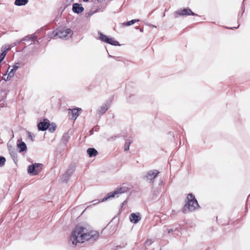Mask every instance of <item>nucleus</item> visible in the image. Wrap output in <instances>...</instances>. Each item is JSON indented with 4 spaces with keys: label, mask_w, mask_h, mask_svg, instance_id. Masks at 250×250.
<instances>
[{
    "label": "nucleus",
    "mask_w": 250,
    "mask_h": 250,
    "mask_svg": "<svg viewBox=\"0 0 250 250\" xmlns=\"http://www.w3.org/2000/svg\"><path fill=\"white\" fill-rule=\"evenodd\" d=\"M28 136H29V137H31V134H29Z\"/></svg>",
    "instance_id": "33"
},
{
    "label": "nucleus",
    "mask_w": 250,
    "mask_h": 250,
    "mask_svg": "<svg viewBox=\"0 0 250 250\" xmlns=\"http://www.w3.org/2000/svg\"><path fill=\"white\" fill-rule=\"evenodd\" d=\"M131 144V142L129 141L128 140H126L125 144V151H127L129 150V146Z\"/></svg>",
    "instance_id": "24"
},
{
    "label": "nucleus",
    "mask_w": 250,
    "mask_h": 250,
    "mask_svg": "<svg viewBox=\"0 0 250 250\" xmlns=\"http://www.w3.org/2000/svg\"><path fill=\"white\" fill-rule=\"evenodd\" d=\"M167 231L168 234H170L173 231V229H167Z\"/></svg>",
    "instance_id": "29"
},
{
    "label": "nucleus",
    "mask_w": 250,
    "mask_h": 250,
    "mask_svg": "<svg viewBox=\"0 0 250 250\" xmlns=\"http://www.w3.org/2000/svg\"><path fill=\"white\" fill-rule=\"evenodd\" d=\"M30 37V39L31 41H34L37 39V37L35 35H32Z\"/></svg>",
    "instance_id": "27"
},
{
    "label": "nucleus",
    "mask_w": 250,
    "mask_h": 250,
    "mask_svg": "<svg viewBox=\"0 0 250 250\" xmlns=\"http://www.w3.org/2000/svg\"><path fill=\"white\" fill-rule=\"evenodd\" d=\"M99 2H101L103 0H98Z\"/></svg>",
    "instance_id": "34"
},
{
    "label": "nucleus",
    "mask_w": 250,
    "mask_h": 250,
    "mask_svg": "<svg viewBox=\"0 0 250 250\" xmlns=\"http://www.w3.org/2000/svg\"><path fill=\"white\" fill-rule=\"evenodd\" d=\"M128 190V188L126 187H122L118 188L113 192H110L108 193L106 197L103 199L102 202L106 201L107 199L111 198H114L116 196L118 197V195L125 193Z\"/></svg>",
    "instance_id": "4"
},
{
    "label": "nucleus",
    "mask_w": 250,
    "mask_h": 250,
    "mask_svg": "<svg viewBox=\"0 0 250 250\" xmlns=\"http://www.w3.org/2000/svg\"><path fill=\"white\" fill-rule=\"evenodd\" d=\"M87 153L90 157L96 156L98 154V151L93 148H89L87 150Z\"/></svg>",
    "instance_id": "16"
},
{
    "label": "nucleus",
    "mask_w": 250,
    "mask_h": 250,
    "mask_svg": "<svg viewBox=\"0 0 250 250\" xmlns=\"http://www.w3.org/2000/svg\"><path fill=\"white\" fill-rule=\"evenodd\" d=\"M72 173V171L69 172V170L67 171L65 174L62 176L61 179L63 182H67L69 178L70 177Z\"/></svg>",
    "instance_id": "18"
},
{
    "label": "nucleus",
    "mask_w": 250,
    "mask_h": 250,
    "mask_svg": "<svg viewBox=\"0 0 250 250\" xmlns=\"http://www.w3.org/2000/svg\"><path fill=\"white\" fill-rule=\"evenodd\" d=\"M110 104L108 102H106L102 105L99 109L98 110V113L102 115L104 114L108 109Z\"/></svg>",
    "instance_id": "14"
},
{
    "label": "nucleus",
    "mask_w": 250,
    "mask_h": 250,
    "mask_svg": "<svg viewBox=\"0 0 250 250\" xmlns=\"http://www.w3.org/2000/svg\"><path fill=\"white\" fill-rule=\"evenodd\" d=\"M49 125V121L47 119H45L38 124V127L39 130L44 131L48 129Z\"/></svg>",
    "instance_id": "10"
},
{
    "label": "nucleus",
    "mask_w": 250,
    "mask_h": 250,
    "mask_svg": "<svg viewBox=\"0 0 250 250\" xmlns=\"http://www.w3.org/2000/svg\"><path fill=\"white\" fill-rule=\"evenodd\" d=\"M88 0H83V1H88Z\"/></svg>",
    "instance_id": "35"
},
{
    "label": "nucleus",
    "mask_w": 250,
    "mask_h": 250,
    "mask_svg": "<svg viewBox=\"0 0 250 250\" xmlns=\"http://www.w3.org/2000/svg\"><path fill=\"white\" fill-rule=\"evenodd\" d=\"M17 146L19 148L20 152L25 151L27 149L26 145L23 142L18 143Z\"/></svg>",
    "instance_id": "17"
},
{
    "label": "nucleus",
    "mask_w": 250,
    "mask_h": 250,
    "mask_svg": "<svg viewBox=\"0 0 250 250\" xmlns=\"http://www.w3.org/2000/svg\"><path fill=\"white\" fill-rule=\"evenodd\" d=\"M176 13L180 16H194L196 14L193 13L189 8H184L183 9H180L176 11Z\"/></svg>",
    "instance_id": "9"
},
{
    "label": "nucleus",
    "mask_w": 250,
    "mask_h": 250,
    "mask_svg": "<svg viewBox=\"0 0 250 250\" xmlns=\"http://www.w3.org/2000/svg\"><path fill=\"white\" fill-rule=\"evenodd\" d=\"M72 10L74 12L79 14L84 10V8L79 3H75L73 5Z\"/></svg>",
    "instance_id": "13"
},
{
    "label": "nucleus",
    "mask_w": 250,
    "mask_h": 250,
    "mask_svg": "<svg viewBox=\"0 0 250 250\" xmlns=\"http://www.w3.org/2000/svg\"><path fill=\"white\" fill-rule=\"evenodd\" d=\"M30 40L29 36L24 37L21 40V41H28Z\"/></svg>",
    "instance_id": "28"
},
{
    "label": "nucleus",
    "mask_w": 250,
    "mask_h": 250,
    "mask_svg": "<svg viewBox=\"0 0 250 250\" xmlns=\"http://www.w3.org/2000/svg\"><path fill=\"white\" fill-rule=\"evenodd\" d=\"M159 173V171L157 170H149L147 172L145 178L147 181L151 182L157 177Z\"/></svg>",
    "instance_id": "7"
},
{
    "label": "nucleus",
    "mask_w": 250,
    "mask_h": 250,
    "mask_svg": "<svg viewBox=\"0 0 250 250\" xmlns=\"http://www.w3.org/2000/svg\"><path fill=\"white\" fill-rule=\"evenodd\" d=\"M140 31H141V32H143V30L141 29V30H140Z\"/></svg>",
    "instance_id": "36"
},
{
    "label": "nucleus",
    "mask_w": 250,
    "mask_h": 250,
    "mask_svg": "<svg viewBox=\"0 0 250 250\" xmlns=\"http://www.w3.org/2000/svg\"><path fill=\"white\" fill-rule=\"evenodd\" d=\"M188 203L186 206H188V208L190 211L194 210L199 207L198 202L194 196L192 194H188L187 197Z\"/></svg>",
    "instance_id": "3"
},
{
    "label": "nucleus",
    "mask_w": 250,
    "mask_h": 250,
    "mask_svg": "<svg viewBox=\"0 0 250 250\" xmlns=\"http://www.w3.org/2000/svg\"><path fill=\"white\" fill-rule=\"evenodd\" d=\"M69 110L71 111V112H69V114L71 115V118L75 120L80 115V111L82 110L81 108H74L73 109H69Z\"/></svg>",
    "instance_id": "12"
},
{
    "label": "nucleus",
    "mask_w": 250,
    "mask_h": 250,
    "mask_svg": "<svg viewBox=\"0 0 250 250\" xmlns=\"http://www.w3.org/2000/svg\"><path fill=\"white\" fill-rule=\"evenodd\" d=\"M99 38L101 40H102V41L105 42H107V39H108V37L104 35L103 34H102V33H99Z\"/></svg>",
    "instance_id": "21"
},
{
    "label": "nucleus",
    "mask_w": 250,
    "mask_h": 250,
    "mask_svg": "<svg viewBox=\"0 0 250 250\" xmlns=\"http://www.w3.org/2000/svg\"><path fill=\"white\" fill-rule=\"evenodd\" d=\"M9 151L11 156L12 157L14 161L17 160V151L13 149L12 146L8 147Z\"/></svg>",
    "instance_id": "15"
},
{
    "label": "nucleus",
    "mask_w": 250,
    "mask_h": 250,
    "mask_svg": "<svg viewBox=\"0 0 250 250\" xmlns=\"http://www.w3.org/2000/svg\"><path fill=\"white\" fill-rule=\"evenodd\" d=\"M139 21V20H132L130 21H128L126 22H125V23H123V24L124 25H126V26H130L132 24H133L136 22H137Z\"/></svg>",
    "instance_id": "22"
},
{
    "label": "nucleus",
    "mask_w": 250,
    "mask_h": 250,
    "mask_svg": "<svg viewBox=\"0 0 250 250\" xmlns=\"http://www.w3.org/2000/svg\"><path fill=\"white\" fill-rule=\"evenodd\" d=\"M42 165L35 163L28 167V172L32 175H38L41 171Z\"/></svg>",
    "instance_id": "5"
},
{
    "label": "nucleus",
    "mask_w": 250,
    "mask_h": 250,
    "mask_svg": "<svg viewBox=\"0 0 250 250\" xmlns=\"http://www.w3.org/2000/svg\"><path fill=\"white\" fill-rule=\"evenodd\" d=\"M19 66L17 65H14L13 66H9L7 70L8 76L6 78H4L5 81H8L14 75V73L18 69Z\"/></svg>",
    "instance_id": "8"
},
{
    "label": "nucleus",
    "mask_w": 250,
    "mask_h": 250,
    "mask_svg": "<svg viewBox=\"0 0 250 250\" xmlns=\"http://www.w3.org/2000/svg\"><path fill=\"white\" fill-rule=\"evenodd\" d=\"M150 26L152 27H154V28H156V26H155V25H150Z\"/></svg>",
    "instance_id": "32"
},
{
    "label": "nucleus",
    "mask_w": 250,
    "mask_h": 250,
    "mask_svg": "<svg viewBox=\"0 0 250 250\" xmlns=\"http://www.w3.org/2000/svg\"><path fill=\"white\" fill-rule=\"evenodd\" d=\"M106 43L115 46L120 45L119 42L118 41H115L113 38H108Z\"/></svg>",
    "instance_id": "20"
},
{
    "label": "nucleus",
    "mask_w": 250,
    "mask_h": 250,
    "mask_svg": "<svg viewBox=\"0 0 250 250\" xmlns=\"http://www.w3.org/2000/svg\"><path fill=\"white\" fill-rule=\"evenodd\" d=\"M93 132V129H92V130H91L90 131V135H92V134Z\"/></svg>",
    "instance_id": "31"
},
{
    "label": "nucleus",
    "mask_w": 250,
    "mask_h": 250,
    "mask_svg": "<svg viewBox=\"0 0 250 250\" xmlns=\"http://www.w3.org/2000/svg\"><path fill=\"white\" fill-rule=\"evenodd\" d=\"M28 2V0H16L15 4L18 6H22L26 5Z\"/></svg>",
    "instance_id": "19"
},
{
    "label": "nucleus",
    "mask_w": 250,
    "mask_h": 250,
    "mask_svg": "<svg viewBox=\"0 0 250 250\" xmlns=\"http://www.w3.org/2000/svg\"><path fill=\"white\" fill-rule=\"evenodd\" d=\"M5 158L2 156L0 157V167H2L5 164Z\"/></svg>",
    "instance_id": "25"
},
{
    "label": "nucleus",
    "mask_w": 250,
    "mask_h": 250,
    "mask_svg": "<svg viewBox=\"0 0 250 250\" xmlns=\"http://www.w3.org/2000/svg\"><path fill=\"white\" fill-rule=\"evenodd\" d=\"M21 42V40L17 41L16 42L13 43L10 45H9L8 48H7V46H3L1 47V53L0 54V63L4 59L5 56L7 53V51L10 50L11 47L16 46L17 44H19Z\"/></svg>",
    "instance_id": "6"
},
{
    "label": "nucleus",
    "mask_w": 250,
    "mask_h": 250,
    "mask_svg": "<svg viewBox=\"0 0 250 250\" xmlns=\"http://www.w3.org/2000/svg\"><path fill=\"white\" fill-rule=\"evenodd\" d=\"M5 98V96H2L1 97H0V102L2 100H3Z\"/></svg>",
    "instance_id": "30"
},
{
    "label": "nucleus",
    "mask_w": 250,
    "mask_h": 250,
    "mask_svg": "<svg viewBox=\"0 0 250 250\" xmlns=\"http://www.w3.org/2000/svg\"><path fill=\"white\" fill-rule=\"evenodd\" d=\"M50 132H54L56 128V125L55 124H49V127L48 128Z\"/></svg>",
    "instance_id": "23"
},
{
    "label": "nucleus",
    "mask_w": 250,
    "mask_h": 250,
    "mask_svg": "<svg viewBox=\"0 0 250 250\" xmlns=\"http://www.w3.org/2000/svg\"><path fill=\"white\" fill-rule=\"evenodd\" d=\"M72 31L69 28H62L53 31L51 38H55L58 37L61 39H68L72 35Z\"/></svg>",
    "instance_id": "2"
},
{
    "label": "nucleus",
    "mask_w": 250,
    "mask_h": 250,
    "mask_svg": "<svg viewBox=\"0 0 250 250\" xmlns=\"http://www.w3.org/2000/svg\"><path fill=\"white\" fill-rule=\"evenodd\" d=\"M141 219L139 213H132L129 216L130 221L133 224H137Z\"/></svg>",
    "instance_id": "11"
},
{
    "label": "nucleus",
    "mask_w": 250,
    "mask_h": 250,
    "mask_svg": "<svg viewBox=\"0 0 250 250\" xmlns=\"http://www.w3.org/2000/svg\"><path fill=\"white\" fill-rule=\"evenodd\" d=\"M152 243L151 240H147L145 242V245L146 246H149Z\"/></svg>",
    "instance_id": "26"
},
{
    "label": "nucleus",
    "mask_w": 250,
    "mask_h": 250,
    "mask_svg": "<svg viewBox=\"0 0 250 250\" xmlns=\"http://www.w3.org/2000/svg\"><path fill=\"white\" fill-rule=\"evenodd\" d=\"M99 237L96 231H88L81 225H77L72 231L68 241L72 247H75L78 244H82L86 241H94Z\"/></svg>",
    "instance_id": "1"
}]
</instances>
